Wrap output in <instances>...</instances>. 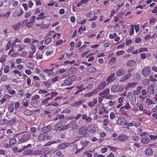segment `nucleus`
Wrapping results in <instances>:
<instances>
[{"label":"nucleus","instance_id":"f257e3e1","mask_svg":"<svg viewBox=\"0 0 157 157\" xmlns=\"http://www.w3.org/2000/svg\"><path fill=\"white\" fill-rule=\"evenodd\" d=\"M77 78L75 75L71 76L65 79L64 82L62 84V86H70L72 84L73 82Z\"/></svg>","mask_w":157,"mask_h":157},{"label":"nucleus","instance_id":"f03ea898","mask_svg":"<svg viewBox=\"0 0 157 157\" xmlns=\"http://www.w3.org/2000/svg\"><path fill=\"white\" fill-rule=\"evenodd\" d=\"M23 132V133L21 134L22 135L21 136H18V141L21 143L27 142L30 137V134L29 133H25L23 135H22L24 133Z\"/></svg>","mask_w":157,"mask_h":157},{"label":"nucleus","instance_id":"7ed1b4c3","mask_svg":"<svg viewBox=\"0 0 157 157\" xmlns=\"http://www.w3.org/2000/svg\"><path fill=\"white\" fill-rule=\"evenodd\" d=\"M23 133V132H20L14 134L13 137H14L10 139L9 140L10 145H13L17 143V141L15 138L18 137L20 135H21Z\"/></svg>","mask_w":157,"mask_h":157},{"label":"nucleus","instance_id":"20e7f679","mask_svg":"<svg viewBox=\"0 0 157 157\" xmlns=\"http://www.w3.org/2000/svg\"><path fill=\"white\" fill-rule=\"evenodd\" d=\"M87 128L86 126L83 125L81 126L79 129L78 132L80 135L84 136L87 133Z\"/></svg>","mask_w":157,"mask_h":157},{"label":"nucleus","instance_id":"39448f33","mask_svg":"<svg viewBox=\"0 0 157 157\" xmlns=\"http://www.w3.org/2000/svg\"><path fill=\"white\" fill-rule=\"evenodd\" d=\"M151 72V68L149 67H146L143 69L142 74L144 77H147L150 75Z\"/></svg>","mask_w":157,"mask_h":157},{"label":"nucleus","instance_id":"423d86ee","mask_svg":"<svg viewBox=\"0 0 157 157\" xmlns=\"http://www.w3.org/2000/svg\"><path fill=\"white\" fill-rule=\"evenodd\" d=\"M70 127L73 130H76L78 128V125H77L76 121L75 120L71 121L69 124Z\"/></svg>","mask_w":157,"mask_h":157},{"label":"nucleus","instance_id":"0eeeda50","mask_svg":"<svg viewBox=\"0 0 157 157\" xmlns=\"http://www.w3.org/2000/svg\"><path fill=\"white\" fill-rule=\"evenodd\" d=\"M48 134L46 133H42L38 136V140L40 141H44L47 140L48 138Z\"/></svg>","mask_w":157,"mask_h":157},{"label":"nucleus","instance_id":"6e6552de","mask_svg":"<svg viewBox=\"0 0 157 157\" xmlns=\"http://www.w3.org/2000/svg\"><path fill=\"white\" fill-rule=\"evenodd\" d=\"M138 83L135 82H128L125 86V88L126 90H128L130 88L132 87L134 88L136 86V85H137Z\"/></svg>","mask_w":157,"mask_h":157},{"label":"nucleus","instance_id":"1a4fd4ad","mask_svg":"<svg viewBox=\"0 0 157 157\" xmlns=\"http://www.w3.org/2000/svg\"><path fill=\"white\" fill-rule=\"evenodd\" d=\"M82 119L85 120V122L87 123H89L92 120V118L91 117H87V115L84 114L82 115Z\"/></svg>","mask_w":157,"mask_h":157},{"label":"nucleus","instance_id":"9d476101","mask_svg":"<svg viewBox=\"0 0 157 157\" xmlns=\"http://www.w3.org/2000/svg\"><path fill=\"white\" fill-rule=\"evenodd\" d=\"M116 79V77L115 76V74L113 73L106 80V81L108 83H110L115 80Z\"/></svg>","mask_w":157,"mask_h":157},{"label":"nucleus","instance_id":"9b49d317","mask_svg":"<svg viewBox=\"0 0 157 157\" xmlns=\"http://www.w3.org/2000/svg\"><path fill=\"white\" fill-rule=\"evenodd\" d=\"M131 76V74L130 73H128L123 76L121 78L120 81L121 82H123L129 79Z\"/></svg>","mask_w":157,"mask_h":157},{"label":"nucleus","instance_id":"f8f14e48","mask_svg":"<svg viewBox=\"0 0 157 157\" xmlns=\"http://www.w3.org/2000/svg\"><path fill=\"white\" fill-rule=\"evenodd\" d=\"M120 86L119 85L116 84L113 86L111 88V90L114 92H117L119 91Z\"/></svg>","mask_w":157,"mask_h":157},{"label":"nucleus","instance_id":"ddd939ff","mask_svg":"<svg viewBox=\"0 0 157 157\" xmlns=\"http://www.w3.org/2000/svg\"><path fill=\"white\" fill-rule=\"evenodd\" d=\"M52 126L50 125H48L44 127L41 129V131L44 133H48L52 129Z\"/></svg>","mask_w":157,"mask_h":157},{"label":"nucleus","instance_id":"4468645a","mask_svg":"<svg viewBox=\"0 0 157 157\" xmlns=\"http://www.w3.org/2000/svg\"><path fill=\"white\" fill-rule=\"evenodd\" d=\"M30 130L32 135L34 137H36L37 136V134L36 133L37 131L36 128L31 126L30 128Z\"/></svg>","mask_w":157,"mask_h":157},{"label":"nucleus","instance_id":"2eb2a0df","mask_svg":"<svg viewBox=\"0 0 157 157\" xmlns=\"http://www.w3.org/2000/svg\"><path fill=\"white\" fill-rule=\"evenodd\" d=\"M144 152L147 156H150L153 154V151L152 149L150 147L146 148Z\"/></svg>","mask_w":157,"mask_h":157},{"label":"nucleus","instance_id":"dca6fc26","mask_svg":"<svg viewBox=\"0 0 157 157\" xmlns=\"http://www.w3.org/2000/svg\"><path fill=\"white\" fill-rule=\"evenodd\" d=\"M129 137V136L127 135H120L118 136V138L120 141L124 142Z\"/></svg>","mask_w":157,"mask_h":157},{"label":"nucleus","instance_id":"f3484780","mask_svg":"<svg viewBox=\"0 0 157 157\" xmlns=\"http://www.w3.org/2000/svg\"><path fill=\"white\" fill-rule=\"evenodd\" d=\"M154 86L153 84H150L148 87L147 91L150 94H153L154 92Z\"/></svg>","mask_w":157,"mask_h":157},{"label":"nucleus","instance_id":"a211bd4d","mask_svg":"<svg viewBox=\"0 0 157 157\" xmlns=\"http://www.w3.org/2000/svg\"><path fill=\"white\" fill-rule=\"evenodd\" d=\"M142 89L141 86L137 87L136 90L133 91L132 93L134 95H137L140 93V90Z\"/></svg>","mask_w":157,"mask_h":157},{"label":"nucleus","instance_id":"6ab92c4d","mask_svg":"<svg viewBox=\"0 0 157 157\" xmlns=\"http://www.w3.org/2000/svg\"><path fill=\"white\" fill-rule=\"evenodd\" d=\"M126 73L125 69H121L117 72L116 73V75L117 76H122Z\"/></svg>","mask_w":157,"mask_h":157},{"label":"nucleus","instance_id":"aec40b11","mask_svg":"<svg viewBox=\"0 0 157 157\" xmlns=\"http://www.w3.org/2000/svg\"><path fill=\"white\" fill-rule=\"evenodd\" d=\"M110 90L109 88H107L99 94L100 96H103V97L108 95L109 93Z\"/></svg>","mask_w":157,"mask_h":157},{"label":"nucleus","instance_id":"412c9836","mask_svg":"<svg viewBox=\"0 0 157 157\" xmlns=\"http://www.w3.org/2000/svg\"><path fill=\"white\" fill-rule=\"evenodd\" d=\"M70 144V143H63L59 145L58 147L59 149H64L68 147Z\"/></svg>","mask_w":157,"mask_h":157},{"label":"nucleus","instance_id":"4be33fe9","mask_svg":"<svg viewBox=\"0 0 157 157\" xmlns=\"http://www.w3.org/2000/svg\"><path fill=\"white\" fill-rule=\"evenodd\" d=\"M61 126V124L59 122L57 123L54 125L53 130L55 131H57L59 130H60Z\"/></svg>","mask_w":157,"mask_h":157},{"label":"nucleus","instance_id":"5701e85b","mask_svg":"<svg viewBox=\"0 0 157 157\" xmlns=\"http://www.w3.org/2000/svg\"><path fill=\"white\" fill-rule=\"evenodd\" d=\"M21 23H18L16 24H14L11 26L12 28L14 30H18L21 27Z\"/></svg>","mask_w":157,"mask_h":157},{"label":"nucleus","instance_id":"b1692460","mask_svg":"<svg viewBox=\"0 0 157 157\" xmlns=\"http://www.w3.org/2000/svg\"><path fill=\"white\" fill-rule=\"evenodd\" d=\"M85 101L84 99H82L79 101L75 102L73 103V105L74 106H80Z\"/></svg>","mask_w":157,"mask_h":157},{"label":"nucleus","instance_id":"393cba45","mask_svg":"<svg viewBox=\"0 0 157 157\" xmlns=\"http://www.w3.org/2000/svg\"><path fill=\"white\" fill-rule=\"evenodd\" d=\"M77 71V68L74 67H71L67 71V73L69 74L75 73Z\"/></svg>","mask_w":157,"mask_h":157},{"label":"nucleus","instance_id":"a878e982","mask_svg":"<svg viewBox=\"0 0 157 157\" xmlns=\"http://www.w3.org/2000/svg\"><path fill=\"white\" fill-rule=\"evenodd\" d=\"M136 62L134 60H131L128 61L127 65L129 67H132L136 64Z\"/></svg>","mask_w":157,"mask_h":157},{"label":"nucleus","instance_id":"bb28decb","mask_svg":"<svg viewBox=\"0 0 157 157\" xmlns=\"http://www.w3.org/2000/svg\"><path fill=\"white\" fill-rule=\"evenodd\" d=\"M141 142L143 144H147L150 142V140L149 138L146 137H144L141 139Z\"/></svg>","mask_w":157,"mask_h":157},{"label":"nucleus","instance_id":"cd10ccee","mask_svg":"<svg viewBox=\"0 0 157 157\" xmlns=\"http://www.w3.org/2000/svg\"><path fill=\"white\" fill-rule=\"evenodd\" d=\"M126 119L124 118H120L118 119L117 121V123L119 124H124Z\"/></svg>","mask_w":157,"mask_h":157},{"label":"nucleus","instance_id":"c85d7f7f","mask_svg":"<svg viewBox=\"0 0 157 157\" xmlns=\"http://www.w3.org/2000/svg\"><path fill=\"white\" fill-rule=\"evenodd\" d=\"M44 13L43 12L40 13L38 15V16L36 17V19L37 20L45 19L47 17L44 15Z\"/></svg>","mask_w":157,"mask_h":157},{"label":"nucleus","instance_id":"c756f323","mask_svg":"<svg viewBox=\"0 0 157 157\" xmlns=\"http://www.w3.org/2000/svg\"><path fill=\"white\" fill-rule=\"evenodd\" d=\"M107 85V83L105 81H103L101 82L99 86L98 89L99 90L103 89Z\"/></svg>","mask_w":157,"mask_h":157},{"label":"nucleus","instance_id":"7c9ffc66","mask_svg":"<svg viewBox=\"0 0 157 157\" xmlns=\"http://www.w3.org/2000/svg\"><path fill=\"white\" fill-rule=\"evenodd\" d=\"M97 99L94 98L93 101L90 102L88 103V105L90 107H94L95 106V105L97 104Z\"/></svg>","mask_w":157,"mask_h":157},{"label":"nucleus","instance_id":"2f4dec72","mask_svg":"<svg viewBox=\"0 0 157 157\" xmlns=\"http://www.w3.org/2000/svg\"><path fill=\"white\" fill-rule=\"evenodd\" d=\"M59 105V102L58 101H52L51 103L47 105V106H49L52 105L54 106H56Z\"/></svg>","mask_w":157,"mask_h":157},{"label":"nucleus","instance_id":"473e14b6","mask_svg":"<svg viewBox=\"0 0 157 157\" xmlns=\"http://www.w3.org/2000/svg\"><path fill=\"white\" fill-rule=\"evenodd\" d=\"M96 68L94 67H90V68H89L87 70V73H92L96 71Z\"/></svg>","mask_w":157,"mask_h":157},{"label":"nucleus","instance_id":"72a5a7b5","mask_svg":"<svg viewBox=\"0 0 157 157\" xmlns=\"http://www.w3.org/2000/svg\"><path fill=\"white\" fill-rule=\"evenodd\" d=\"M96 93L95 90L93 91L88 93L85 95V96L86 97H90L94 95Z\"/></svg>","mask_w":157,"mask_h":157},{"label":"nucleus","instance_id":"f704fd0d","mask_svg":"<svg viewBox=\"0 0 157 157\" xmlns=\"http://www.w3.org/2000/svg\"><path fill=\"white\" fill-rule=\"evenodd\" d=\"M34 113L33 111H31L29 110H26L24 111V113L25 115L29 116L33 114Z\"/></svg>","mask_w":157,"mask_h":157},{"label":"nucleus","instance_id":"c9c22d12","mask_svg":"<svg viewBox=\"0 0 157 157\" xmlns=\"http://www.w3.org/2000/svg\"><path fill=\"white\" fill-rule=\"evenodd\" d=\"M30 102L32 105H38L39 104V101L32 99Z\"/></svg>","mask_w":157,"mask_h":157},{"label":"nucleus","instance_id":"e433bc0d","mask_svg":"<svg viewBox=\"0 0 157 157\" xmlns=\"http://www.w3.org/2000/svg\"><path fill=\"white\" fill-rule=\"evenodd\" d=\"M51 100V98L48 97L42 101V103L43 105H46L48 103V101Z\"/></svg>","mask_w":157,"mask_h":157},{"label":"nucleus","instance_id":"4c0bfd02","mask_svg":"<svg viewBox=\"0 0 157 157\" xmlns=\"http://www.w3.org/2000/svg\"><path fill=\"white\" fill-rule=\"evenodd\" d=\"M45 71L48 73V76L53 75L54 74V73L52 70L50 69H46Z\"/></svg>","mask_w":157,"mask_h":157},{"label":"nucleus","instance_id":"58836bf2","mask_svg":"<svg viewBox=\"0 0 157 157\" xmlns=\"http://www.w3.org/2000/svg\"><path fill=\"white\" fill-rule=\"evenodd\" d=\"M69 127H70V125L69 124L64 125L60 128V131H64L68 128Z\"/></svg>","mask_w":157,"mask_h":157},{"label":"nucleus","instance_id":"ea45409f","mask_svg":"<svg viewBox=\"0 0 157 157\" xmlns=\"http://www.w3.org/2000/svg\"><path fill=\"white\" fill-rule=\"evenodd\" d=\"M146 103L148 105H151V104H154L155 103L153 102L150 99L147 98L146 100Z\"/></svg>","mask_w":157,"mask_h":157},{"label":"nucleus","instance_id":"a19ab883","mask_svg":"<svg viewBox=\"0 0 157 157\" xmlns=\"http://www.w3.org/2000/svg\"><path fill=\"white\" fill-rule=\"evenodd\" d=\"M12 151L13 153H16L17 152H21L22 151V150L21 149H18L17 147H15L12 149Z\"/></svg>","mask_w":157,"mask_h":157},{"label":"nucleus","instance_id":"79ce46f5","mask_svg":"<svg viewBox=\"0 0 157 157\" xmlns=\"http://www.w3.org/2000/svg\"><path fill=\"white\" fill-rule=\"evenodd\" d=\"M96 129L94 127L92 126L89 129V132L91 133H94L96 132Z\"/></svg>","mask_w":157,"mask_h":157},{"label":"nucleus","instance_id":"37998d69","mask_svg":"<svg viewBox=\"0 0 157 157\" xmlns=\"http://www.w3.org/2000/svg\"><path fill=\"white\" fill-rule=\"evenodd\" d=\"M10 121L11 124H14L17 121V118L16 117H13Z\"/></svg>","mask_w":157,"mask_h":157},{"label":"nucleus","instance_id":"c03bdc74","mask_svg":"<svg viewBox=\"0 0 157 157\" xmlns=\"http://www.w3.org/2000/svg\"><path fill=\"white\" fill-rule=\"evenodd\" d=\"M10 11L7 12L6 14H2V16L3 17L5 18H8L10 16Z\"/></svg>","mask_w":157,"mask_h":157},{"label":"nucleus","instance_id":"a18cd8bd","mask_svg":"<svg viewBox=\"0 0 157 157\" xmlns=\"http://www.w3.org/2000/svg\"><path fill=\"white\" fill-rule=\"evenodd\" d=\"M94 85L91 83H90L87 86V88L88 90H92L93 87Z\"/></svg>","mask_w":157,"mask_h":157},{"label":"nucleus","instance_id":"49530a36","mask_svg":"<svg viewBox=\"0 0 157 157\" xmlns=\"http://www.w3.org/2000/svg\"><path fill=\"white\" fill-rule=\"evenodd\" d=\"M36 57L38 59H41L43 58L42 55L39 52H37L36 54Z\"/></svg>","mask_w":157,"mask_h":157},{"label":"nucleus","instance_id":"de8ad7c7","mask_svg":"<svg viewBox=\"0 0 157 157\" xmlns=\"http://www.w3.org/2000/svg\"><path fill=\"white\" fill-rule=\"evenodd\" d=\"M65 116V115L64 114H62L60 115L59 114L56 115V117H58V119L61 120Z\"/></svg>","mask_w":157,"mask_h":157},{"label":"nucleus","instance_id":"09e8293b","mask_svg":"<svg viewBox=\"0 0 157 157\" xmlns=\"http://www.w3.org/2000/svg\"><path fill=\"white\" fill-rule=\"evenodd\" d=\"M117 36V34L116 33H113V34H110L109 35V38L110 39H113Z\"/></svg>","mask_w":157,"mask_h":157},{"label":"nucleus","instance_id":"8fccbe9b","mask_svg":"<svg viewBox=\"0 0 157 157\" xmlns=\"http://www.w3.org/2000/svg\"><path fill=\"white\" fill-rule=\"evenodd\" d=\"M125 53V51L124 50H121L117 52L116 54L118 56H120L123 55Z\"/></svg>","mask_w":157,"mask_h":157},{"label":"nucleus","instance_id":"3c124183","mask_svg":"<svg viewBox=\"0 0 157 157\" xmlns=\"http://www.w3.org/2000/svg\"><path fill=\"white\" fill-rule=\"evenodd\" d=\"M139 52L140 53L143 52L147 51V49L146 48H142L139 49Z\"/></svg>","mask_w":157,"mask_h":157},{"label":"nucleus","instance_id":"603ef678","mask_svg":"<svg viewBox=\"0 0 157 157\" xmlns=\"http://www.w3.org/2000/svg\"><path fill=\"white\" fill-rule=\"evenodd\" d=\"M81 114H78L77 116L75 117H70V119H72L75 118L76 120L78 119L81 116Z\"/></svg>","mask_w":157,"mask_h":157},{"label":"nucleus","instance_id":"864d4df0","mask_svg":"<svg viewBox=\"0 0 157 157\" xmlns=\"http://www.w3.org/2000/svg\"><path fill=\"white\" fill-rule=\"evenodd\" d=\"M124 125L126 126H134V123L133 122L128 123L126 122V121H125V123L124 124Z\"/></svg>","mask_w":157,"mask_h":157},{"label":"nucleus","instance_id":"5fc2aeb1","mask_svg":"<svg viewBox=\"0 0 157 157\" xmlns=\"http://www.w3.org/2000/svg\"><path fill=\"white\" fill-rule=\"evenodd\" d=\"M109 121L107 119H105L103 121V124L106 126L109 124Z\"/></svg>","mask_w":157,"mask_h":157},{"label":"nucleus","instance_id":"6e6d98bb","mask_svg":"<svg viewBox=\"0 0 157 157\" xmlns=\"http://www.w3.org/2000/svg\"><path fill=\"white\" fill-rule=\"evenodd\" d=\"M31 49L33 53H34L36 50V47L34 45H32L31 46Z\"/></svg>","mask_w":157,"mask_h":157},{"label":"nucleus","instance_id":"4d7b16f0","mask_svg":"<svg viewBox=\"0 0 157 157\" xmlns=\"http://www.w3.org/2000/svg\"><path fill=\"white\" fill-rule=\"evenodd\" d=\"M41 153V151L39 150H35L33 152V154L34 155H39Z\"/></svg>","mask_w":157,"mask_h":157},{"label":"nucleus","instance_id":"13d9d810","mask_svg":"<svg viewBox=\"0 0 157 157\" xmlns=\"http://www.w3.org/2000/svg\"><path fill=\"white\" fill-rule=\"evenodd\" d=\"M10 70V67L8 65H6L5 67L4 71L5 73H8Z\"/></svg>","mask_w":157,"mask_h":157},{"label":"nucleus","instance_id":"bf43d9fd","mask_svg":"<svg viewBox=\"0 0 157 157\" xmlns=\"http://www.w3.org/2000/svg\"><path fill=\"white\" fill-rule=\"evenodd\" d=\"M52 40V38H47L45 41V44H48L51 42Z\"/></svg>","mask_w":157,"mask_h":157},{"label":"nucleus","instance_id":"052dcab7","mask_svg":"<svg viewBox=\"0 0 157 157\" xmlns=\"http://www.w3.org/2000/svg\"><path fill=\"white\" fill-rule=\"evenodd\" d=\"M71 112V110L70 109H66L62 112V113H70Z\"/></svg>","mask_w":157,"mask_h":157},{"label":"nucleus","instance_id":"680f3d73","mask_svg":"<svg viewBox=\"0 0 157 157\" xmlns=\"http://www.w3.org/2000/svg\"><path fill=\"white\" fill-rule=\"evenodd\" d=\"M115 117V115L114 112H111L110 115V118L111 119H113Z\"/></svg>","mask_w":157,"mask_h":157},{"label":"nucleus","instance_id":"e2e57ef3","mask_svg":"<svg viewBox=\"0 0 157 157\" xmlns=\"http://www.w3.org/2000/svg\"><path fill=\"white\" fill-rule=\"evenodd\" d=\"M134 76L135 78H136V79H140V75L139 73H136L134 75Z\"/></svg>","mask_w":157,"mask_h":157},{"label":"nucleus","instance_id":"0e129e2a","mask_svg":"<svg viewBox=\"0 0 157 157\" xmlns=\"http://www.w3.org/2000/svg\"><path fill=\"white\" fill-rule=\"evenodd\" d=\"M47 92V91L46 90H40L38 91V93L41 94H44Z\"/></svg>","mask_w":157,"mask_h":157},{"label":"nucleus","instance_id":"69168bd1","mask_svg":"<svg viewBox=\"0 0 157 157\" xmlns=\"http://www.w3.org/2000/svg\"><path fill=\"white\" fill-rule=\"evenodd\" d=\"M124 98L123 97H120V98H119L118 99L119 102L120 104L122 103L124 101Z\"/></svg>","mask_w":157,"mask_h":157},{"label":"nucleus","instance_id":"338daca9","mask_svg":"<svg viewBox=\"0 0 157 157\" xmlns=\"http://www.w3.org/2000/svg\"><path fill=\"white\" fill-rule=\"evenodd\" d=\"M144 113L147 114L148 115H149L151 113V112L150 111H148L147 109H144L143 110Z\"/></svg>","mask_w":157,"mask_h":157},{"label":"nucleus","instance_id":"774afa93","mask_svg":"<svg viewBox=\"0 0 157 157\" xmlns=\"http://www.w3.org/2000/svg\"><path fill=\"white\" fill-rule=\"evenodd\" d=\"M28 101L27 99H25L23 101V105L25 106H28Z\"/></svg>","mask_w":157,"mask_h":157}]
</instances>
